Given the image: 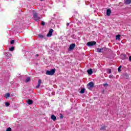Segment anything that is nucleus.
Instances as JSON below:
<instances>
[{"label":"nucleus","instance_id":"obj_1","mask_svg":"<svg viewBox=\"0 0 131 131\" xmlns=\"http://www.w3.org/2000/svg\"><path fill=\"white\" fill-rule=\"evenodd\" d=\"M55 72H56V69H53L50 71H47L46 74H47V75H54V74H55Z\"/></svg>","mask_w":131,"mask_h":131},{"label":"nucleus","instance_id":"obj_2","mask_svg":"<svg viewBox=\"0 0 131 131\" xmlns=\"http://www.w3.org/2000/svg\"><path fill=\"white\" fill-rule=\"evenodd\" d=\"M33 18L35 21H39V20H40V17L38 16L37 13H33Z\"/></svg>","mask_w":131,"mask_h":131},{"label":"nucleus","instance_id":"obj_3","mask_svg":"<svg viewBox=\"0 0 131 131\" xmlns=\"http://www.w3.org/2000/svg\"><path fill=\"white\" fill-rule=\"evenodd\" d=\"M96 45H97V42L95 41H89L86 43V45L88 47H93V46H95Z\"/></svg>","mask_w":131,"mask_h":131},{"label":"nucleus","instance_id":"obj_4","mask_svg":"<svg viewBox=\"0 0 131 131\" xmlns=\"http://www.w3.org/2000/svg\"><path fill=\"white\" fill-rule=\"evenodd\" d=\"M94 82H90L87 84V88L89 89V90H90V89H93V88H94Z\"/></svg>","mask_w":131,"mask_h":131},{"label":"nucleus","instance_id":"obj_5","mask_svg":"<svg viewBox=\"0 0 131 131\" xmlns=\"http://www.w3.org/2000/svg\"><path fill=\"white\" fill-rule=\"evenodd\" d=\"M54 32V30H53V29H51L49 30V32L48 33V34H47V36L48 37H51V36H52V35H53V32Z\"/></svg>","mask_w":131,"mask_h":131},{"label":"nucleus","instance_id":"obj_6","mask_svg":"<svg viewBox=\"0 0 131 131\" xmlns=\"http://www.w3.org/2000/svg\"><path fill=\"white\" fill-rule=\"evenodd\" d=\"M76 47V45H75V43H73L70 45L69 47V49L70 50V51H72V50L74 49V48H75Z\"/></svg>","mask_w":131,"mask_h":131},{"label":"nucleus","instance_id":"obj_7","mask_svg":"<svg viewBox=\"0 0 131 131\" xmlns=\"http://www.w3.org/2000/svg\"><path fill=\"white\" fill-rule=\"evenodd\" d=\"M27 103L28 105H32V104H33V101L31 99H28L27 100Z\"/></svg>","mask_w":131,"mask_h":131},{"label":"nucleus","instance_id":"obj_8","mask_svg":"<svg viewBox=\"0 0 131 131\" xmlns=\"http://www.w3.org/2000/svg\"><path fill=\"white\" fill-rule=\"evenodd\" d=\"M121 58L122 60H126V59H127V57H126V55L125 54H122L121 55Z\"/></svg>","mask_w":131,"mask_h":131},{"label":"nucleus","instance_id":"obj_9","mask_svg":"<svg viewBox=\"0 0 131 131\" xmlns=\"http://www.w3.org/2000/svg\"><path fill=\"white\" fill-rule=\"evenodd\" d=\"M111 15V9H108L106 10V16H110Z\"/></svg>","mask_w":131,"mask_h":131},{"label":"nucleus","instance_id":"obj_10","mask_svg":"<svg viewBox=\"0 0 131 131\" xmlns=\"http://www.w3.org/2000/svg\"><path fill=\"white\" fill-rule=\"evenodd\" d=\"M41 83V80L39 79L38 81V85L36 86V89H39V86H40V84Z\"/></svg>","mask_w":131,"mask_h":131},{"label":"nucleus","instance_id":"obj_11","mask_svg":"<svg viewBox=\"0 0 131 131\" xmlns=\"http://www.w3.org/2000/svg\"><path fill=\"white\" fill-rule=\"evenodd\" d=\"M125 5H130L131 0H124Z\"/></svg>","mask_w":131,"mask_h":131},{"label":"nucleus","instance_id":"obj_12","mask_svg":"<svg viewBox=\"0 0 131 131\" xmlns=\"http://www.w3.org/2000/svg\"><path fill=\"white\" fill-rule=\"evenodd\" d=\"M87 72L89 75H92V74H93V70L90 69L87 71Z\"/></svg>","mask_w":131,"mask_h":131},{"label":"nucleus","instance_id":"obj_13","mask_svg":"<svg viewBox=\"0 0 131 131\" xmlns=\"http://www.w3.org/2000/svg\"><path fill=\"white\" fill-rule=\"evenodd\" d=\"M51 119L53 120V121H56V120H57V117H55V115H52L51 116Z\"/></svg>","mask_w":131,"mask_h":131},{"label":"nucleus","instance_id":"obj_14","mask_svg":"<svg viewBox=\"0 0 131 131\" xmlns=\"http://www.w3.org/2000/svg\"><path fill=\"white\" fill-rule=\"evenodd\" d=\"M103 50H104V49H103V48H102V49L97 48V53H102V51H103Z\"/></svg>","mask_w":131,"mask_h":131},{"label":"nucleus","instance_id":"obj_15","mask_svg":"<svg viewBox=\"0 0 131 131\" xmlns=\"http://www.w3.org/2000/svg\"><path fill=\"white\" fill-rule=\"evenodd\" d=\"M120 36H121L120 34L117 35L116 36V39L117 40H120Z\"/></svg>","mask_w":131,"mask_h":131},{"label":"nucleus","instance_id":"obj_16","mask_svg":"<svg viewBox=\"0 0 131 131\" xmlns=\"http://www.w3.org/2000/svg\"><path fill=\"white\" fill-rule=\"evenodd\" d=\"M5 98L6 99H8V98H10V93H7L5 96Z\"/></svg>","mask_w":131,"mask_h":131},{"label":"nucleus","instance_id":"obj_17","mask_svg":"<svg viewBox=\"0 0 131 131\" xmlns=\"http://www.w3.org/2000/svg\"><path fill=\"white\" fill-rule=\"evenodd\" d=\"M84 91H85L84 88L82 89L80 91V94H84Z\"/></svg>","mask_w":131,"mask_h":131},{"label":"nucleus","instance_id":"obj_18","mask_svg":"<svg viewBox=\"0 0 131 131\" xmlns=\"http://www.w3.org/2000/svg\"><path fill=\"white\" fill-rule=\"evenodd\" d=\"M124 76L126 78H128V74L127 73H125L124 74Z\"/></svg>","mask_w":131,"mask_h":131},{"label":"nucleus","instance_id":"obj_19","mask_svg":"<svg viewBox=\"0 0 131 131\" xmlns=\"http://www.w3.org/2000/svg\"><path fill=\"white\" fill-rule=\"evenodd\" d=\"M14 50H15V48L14 47H12L9 49V51L11 52H12V51H14Z\"/></svg>","mask_w":131,"mask_h":131},{"label":"nucleus","instance_id":"obj_20","mask_svg":"<svg viewBox=\"0 0 131 131\" xmlns=\"http://www.w3.org/2000/svg\"><path fill=\"white\" fill-rule=\"evenodd\" d=\"M105 128H106L105 126H101V128H100V130H103L105 129Z\"/></svg>","mask_w":131,"mask_h":131},{"label":"nucleus","instance_id":"obj_21","mask_svg":"<svg viewBox=\"0 0 131 131\" xmlns=\"http://www.w3.org/2000/svg\"><path fill=\"white\" fill-rule=\"evenodd\" d=\"M121 66H120L118 68V71L119 72H120L121 71Z\"/></svg>","mask_w":131,"mask_h":131},{"label":"nucleus","instance_id":"obj_22","mask_svg":"<svg viewBox=\"0 0 131 131\" xmlns=\"http://www.w3.org/2000/svg\"><path fill=\"white\" fill-rule=\"evenodd\" d=\"M28 81H30V78L28 77L26 80V82H28Z\"/></svg>","mask_w":131,"mask_h":131},{"label":"nucleus","instance_id":"obj_23","mask_svg":"<svg viewBox=\"0 0 131 131\" xmlns=\"http://www.w3.org/2000/svg\"><path fill=\"white\" fill-rule=\"evenodd\" d=\"M14 42H15V40H11L10 41V45H13Z\"/></svg>","mask_w":131,"mask_h":131},{"label":"nucleus","instance_id":"obj_24","mask_svg":"<svg viewBox=\"0 0 131 131\" xmlns=\"http://www.w3.org/2000/svg\"><path fill=\"white\" fill-rule=\"evenodd\" d=\"M5 106L8 107V106H10V103L9 102H5Z\"/></svg>","mask_w":131,"mask_h":131},{"label":"nucleus","instance_id":"obj_25","mask_svg":"<svg viewBox=\"0 0 131 131\" xmlns=\"http://www.w3.org/2000/svg\"><path fill=\"white\" fill-rule=\"evenodd\" d=\"M38 37H40V38H43V35H42L41 34H39Z\"/></svg>","mask_w":131,"mask_h":131},{"label":"nucleus","instance_id":"obj_26","mask_svg":"<svg viewBox=\"0 0 131 131\" xmlns=\"http://www.w3.org/2000/svg\"><path fill=\"white\" fill-rule=\"evenodd\" d=\"M6 131H12V128H11V127H8L7 128Z\"/></svg>","mask_w":131,"mask_h":131},{"label":"nucleus","instance_id":"obj_27","mask_svg":"<svg viewBox=\"0 0 131 131\" xmlns=\"http://www.w3.org/2000/svg\"><path fill=\"white\" fill-rule=\"evenodd\" d=\"M41 25H42V26H45V25H46V23H45V21H42Z\"/></svg>","mask_w":131,"mask_h":131},{"label":"nucleus","instance_id":"obj_28","mask_svg":"<svg viewBox=\"0 0 131 131\" xmlns=\"http://www.w3.org/2000/svg\"><path fill=\"white\" fill-rule=\"evenodd\" d=\"M103 85H104V86H108V83H105V84H103Z\"/></svg>","mask_w":131,"mask_h":131},{"label":"nucleus","instance_id":"obj_29","mask_svg":"<svg viewBox=\"0 0 131 131\" xmlns=\"http://www.w3.org/2000/svg\"><path fill=\"white\" fill-rule=\"evenodd\" d=\"M64 117V116H63V115L62 114H60V118L62 119Z\"/></svg>","mask_w":131,"mask_h":131},{"label":"nucleus","instance_id":"obj_30","mask_svg":"<svg viewBox=\"0 0 131 131\" xmlns=\"http://www.w3.org/2000/svg\"><path fill=\"white\" fill-rule=\"evenodd\" d=\"M70 24H69V23H68L67 24V26H69Z\"/></svg>","mask_w":131,"mask_h":131},{"label":"nucleus","instance_id":"obj_31","mask_svg":"<svg viewBox=\"0 0 131 131\" xmlns=\"http://www.w3.org/2000/svg\"><path fill=\"white\" fill-rule=\"evenodd\" d=\"M129 61H131V56L129 57Z\"/></svg>","mask_w":131,"mask_h":131},{"label":"nucleus","instance_id":"obj_32","mask_svg":"<svg viewBox=\"0 0 131 131\" xmlns=\"http://www.w3.org/2000/svg\"><path fill=\"white\" fill-rule=\"evenodd\" d=\"M110 73H111V71H110Z\"/></svg>","mask_w":131,"mask_h":131},{"label":"nucleus","instance_id":"obj_33","mask_svg":"<svg viewBox=\"0 0 131 131\" xmlns=\"http://www.w3.org/2000/svg\"><path fill=\"white\" fill-rule=\"evenodd\" d=\"M41 2H42V1H43V0H40Z\"/></svg>","mask_w":131,"mask_h":131}]
</instances>
